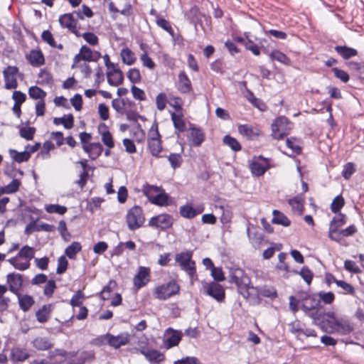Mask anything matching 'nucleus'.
<instances>
[{
  "label": "nucleus",
  "mask_w": 364,
  "mask_h": 364,
  "mask_svg": "<svg viewBox=\"0 0 364 364\" xmlns=\"http://www.w3.org/2000/svg\"><path fill=\"white\" fill-rule=\"evenodd\" d=\"M223 143L230 146L235 151L241 150V146L237 140L229 135H227L223 138Z\"/></svg>",
  "instance_id": "09e8293b"
},
{
  "label": "nucleus",
  "mask_w": 364,
  "mask_h": 364,
  "mask_svg": "<svg viewBox=\"0 0 364 364\" xmlns=\"http://www.w3.org/2000/svg\"><path fill=\"white\" fill-rule=\"evenodd\" d=\"M9 154L11 159L18 164L26 162L31 158L28 152L26 150L18 152L14 149H9Z\"/></svg>",
  "instance_id": "473e14b6"
},
{
  "label": "nucleus",
  "mask_w": 364,
  "mask_h": 364,
  "mask_svg": "<svg viewBox=\"0 0 364 364\" xmlns=\"http://www.w3.org/2000/svg\"><path fill=\"white\" fill-rule=\"evenodd\" d=\"M268 168L267 162L265 161L262 162L255 161L250 164L251 172L256 176H262Z\"/></svg>",
  "instance_id": "bb28decb"
},
{
  "label": "nucleus",
  "mask_w": 364,
  "mask_h": 364,
  "mask_svg": "<svg viewBox=\"0 0 364 364\" xmlns=\"http://www.w3.org/2000/svg\"><path fill=\"white\" fill-rule=\"evenodd\" d=\"M269 56L272 60H277L282 64L289 65L291 63L290 59L279 50H272Z\"/></svg>",
  "instance_id": "e433bc0d"
},
{
  "label": "nucleus",
  "mask_w": 364,
  "mask_h": 364,
  "mask_svg": "<svg viewBox=\"0 0 364 364\" xmlns=\"http://www.w3.org/2000/svg\"><path fill=\"white\" fill-rule=\"evenodd\" d=\"M30 355L26 348L14 347L11 350V360L14 363L23 362L29 358Z\"/></svg>",
  "instance_id": "5701e85b"
},
{
  "label": "nucleus",
  "mask_w": 364,
  "mask_h": 364,
  "mask_svg": "<svg viewBox=\"0 0 364 364\" xmlns=\"http://www.w3.org/2000/svg\"><path fill=\"white\" fill-rule=\"evenodd\" d=\"M82 250V245L78 242H73L65 250V255L71 259H74L76 257V255Z\"/></svg>",
  "instance_id": "f704fd0d"
},
{
  "label": "nucleus",
  "mask_w": 364,
  "mask_h": 364,
  "mask_svg": "<svg viewBox=\"0 0 364 364\" xmlns=\"http://www.w3.org/2000/svg\"><path fill=\"white\" fill-rule=\"evenodd\" d=\"M74 16L75 15L73 13L61 15L59 18V23L62 27L68 28L77 36H80V33L77 29V20Z\"/></svg>",
  "instance_id": "2eb2a0df"
},
{
  "label": "nucleus",
  "mask_w": 364,
  "mask_h": 364,
  "mask_svg": "<svg viewBox=\"0 0 364 364\" xmlns=\"http://www.w3.org/2000/svg\"><path fill=\"white\" fill-rule=\"evenodd\" d=\"M18 303L21 309L23 311H27L34 304V299L29 295H18Z\"/></svg>",
  "instance_id": "72a5a7b5"
},
{
  "label": "nucleus",
  "mask_w": 364,
  "mask_h": 364,
  "mask_svg": "<svg viewBox=\"0 0 364 364\" xmlns=\"http://www.w3.org/2000/svg\"><path fill=\"white\" fill-rule=\"evenodd\" d=\"M176 87L178 90L183 94H188L192 91L191 82L183 71L178 74V80Z\"/></svg>",
  "instance_id": "aec40b11"
},
{
  "label": "nucleus",
  "mask_w": 364,
  "mask_h": 364,
  "mask_svg": "<svg viewBox=\"0 0 364 364\" xmlns=\"http://www.w3.org/2000/svg\"><path fill=\"white\" fill-rule=\"evenodd\" d=\"M112 106L114 109L116 110L119 114L123 115L125 114V102L122 99H114L112 102Z\"/></svg>",
  "instance_id": "864d4df0"
},
{
  "label": "nucleus",
  "mask_w": 364,
  "mask_h": 364,
  "mask_svg": "<svg viewBox=\"0 0 364 364\" xmlns=\"http://www.w3.org/2000/svg\"><path fill=\"white\" fill-rule=\"evenodd\" d=\"M345 204L344 198L342 196H337L331 204V210L333 213H336L343 207Z\"/></svg>",
  "instance_id": "8fccbe9b"
},
{
  "label": "nucleus",
  "mask_w": 364,
  "mask_h": 364,
  "mask_svg": "<svg viewBox=\"0 0 364 364\" xmlns=\"http://www.w3.org/2000/svg\"><path fill=\"white\" fill-rule=\"evenodd\" d=\"M68 265V262L65 256H61L58 259V267L56 269V272L58 274H61L64 273Z\"/></svg>",
  "instance_id": "338daca9"
},
{
  "label": "nucleus",
  "mask_w": 364,
  "mask_h": 364,
  "mask_svg": "<svg viewBox=\"0 0 364 364\" xmlns=\"http://www.w3.org/2000/svg\"><path fill=\"white\" fill-rule=\"evenodd\" d=\"M36 129L34 127H22L19 130L20 136L26 140H31L33 138Z\"/></svg>",
  "instance_id": "13d9d810"
},
{
  "label": "nucleus",
  "mask_w": 364,
  "mask_h": 364,
  "mask_svg": "<svg viewBox=\"0 0 364 364\" xmlns=\"http://www.w3.org/2000/svg\"><path fill=\"white\" fill-rule=\"evenodd\" d=\"M121 57L123 63L128 65L134 64L136 61L134 53L128 48L122 50Z\"/></svg>",
  "instance_id": "ea45409f"
},
{
  "label": "nucleus",
  "mask_w": 364,
  "mask_h": 364,
  "mask_svg": "<svg viewBox=\"0 0 364 364\" xmlns=\"http://www.w3.org/2000/svg\"><path fill=\"white\" fill-rule=\"evenodd\" d=\"M171 119L173 121V125L176 129L179 132H182L185 130L186 124L183 122L182 116L180 114H176V113L171 114Z\"/></svg>",
  "instance_id": "49530a36"
},
{
  "label": "nucleus",
  "mask_w": 364,
  "mask_h": 364,
  "mask_svg": "<svg viewBox=\"0 0 364 364\" xmlns=\"http://www.w3.org/2000/svg\"><path fill=\"white\" fill-rule=\"evenodd\" d=\"M112 70L107 74V81L110 85L118 86L122 83L124 75L122 72L115 67L114 64H111Z\"/></svg>",
  "instance_id": "412c9836"
},
{
  "label": "nucleus",
  "mask_w": 364,
  "mask_h": 364,
  "mask_svg": "<svg viewBox=\"0 0 364 364\" xmlns=\"http://www.w3.org/2000/svg\"><path fill=\"white\" fill-rule=\"evenodd\" d=\"M325 316L323 323L326 325L328 333L348 335L353 331V327L349 321L343 318L336 317L335 313L328 312L325 314Z\"/></svg>",
  "instance_id": "f03ea898"
},
{
  "label": "nucleus",
  "mask_w": 364,
  "mask_h": 364,
  "mask_svg": "<svg viewBox=\"0 0 364 364\" xmlns=\"http://www.w3.org/2000/svg\"><path fill=\"white\" fill-rule=\"evenodd\" d=\"M141 62L143 65V66L150 69L153 70L156 67L155 63L153 61V60L148 55L146 52H144L141 54L140 56Z\"/></svg>",
  "instance_id": "052dcab7"
},
{
  "label": "nucleus",
  "mask_w": 364,
  "mask_h": 364,
  "mask_svg": "<svg viewBox=\"0 0 364 364\" xmlns=\"http://www.w3.org/2000/svg\"><path fill=\"white\" fill-rule=\"evenodd\" d=\"M260 296L274 298L277 296V291L274 288L263 287L262 289L258 288V294L252 295L251 299H259Z\"/></svg>",
  "instance_id": "79ce46f5"
},
{
  "label": "nucleus",
  "mask_w": 364,
  "mask_h": 364,
  "mask_svg": "<svg viewBox=\"0 0 364 364\" xmlns=\"http://www.w3.org/2000/svg\"><path fill=\"white\" fill-rule=\"evenodd\" d=\"M144 193L153 204L159 206H166L168 205V196L157 186H145L144 188Z\"/></svg>",
  "instance_id": "0eeeda50"
},
{
  "label": "nucleus",
  "mask_w": 364,
  "mask_h": 364,
  "mask_svg": "<svg viewBox=\"0 0 364 364\" xmlns=\"http://www.w3.org/2000/svg\"><path fill=\"white\" fill-rule=\"evenodd\" d=\"M181 215L186 218H193L196 216V208L190 205H186L180 208Z\"/></svg>",
  "instance_id": "37998d69"
},
{
  "label": "nucleus",
  "mask_w": 364,
  "mask_h": 364,
  "mask_svg": "<svg viewBox=\"0 0 364 364\" xmlns=\"http://www.w3.org/2000/svg\"><path fill=\"white\" fill-rule=\"evenodd\" d=\"M317 296L320 302L322 301L325 304H331L335 300V295L331 291H320Z\"/></svg>",
  "instance_id": "a18cd8bd"
},
{
  "label": "nucleus",
  "mask_w": 364,
  "mask_h": 364,
  "mask_svg": "<svg viewBox=\"0 0 364 364\" xmlns=\"http://www.w3.org/2000/svg\"><path fill=\"white\" fill-rule=\"evenodd\" d=\"M344 268L352 273L358 274L361 272L359 267L352 260L347 259L344 262Z\"/></svg>",
  "instance_id": "774afa93"
},
{
  "label": "nucleus",
  "mask_w": 364,
  "mask_h": 364,
  "mask_svg": "<svg viewBox=\"0 0 364 364\" xmlns=\"http://www.w3.org/2000/svg\"><path fill=\"white\" fill-rule=\"evenodd\" d=\"M6 277L9 290L14 294H17L23 284L22 275L13 272L9 274Z\"/></svg>",
  "instance_id": "6ab92c4d"
},
{
  "label": "nucleus",
  "mask_w": 364,
  "mask_h": 364,
  "mask_svg": "<svg viewBox=\"0 0 364 364\" xmlns=\"http://www.w3.org/2000/svg\"><path fill=\"white\" fill-rule=\"evenodd\" d=\"M118 5L122 7L120 13L125 16L132 14V5L129 0H118Z\"/></svg>",
  "instance_id": "4d7b16f0"
},
{
  "label": "nucleus",
  "mask_w": 364,
  "mask_h": 364,
  "mask_svg": "<svg viewBox=\"0 0 364 364\" xmlns=\"http://www.w3.org/2000/svg\"><path fill=\"white\" fill-rule=\"evenodd\" d=\"M33 346L40 350H45L51 347V343L46 338L37 337L33 341Z\"/></svg>",
  "instance_id": "a19ab883"
},
{
  "label": "nucleus",
  "mask_w": 364,
  "mask_h": 364,
  "mask_svg": "<svg viewBox=\"0 0 364 364\" xmlns=\"http://www.w3.org/2000/svg\"><path fill=\"white\" fill-rule=\"evenodd\" d=\"M29 97L33 100H44L46 92L37 86H32L28 89Z\"/></svg>",
  "instance_id": "58836bf2"
},
{
  "label": "nucleus",
  "mask_w": 364,
  "mask_h": 364,
  "mask_svg": "<svg viewBox=\"0 0 364 364\" xmlns=\"http://www.w3.org/2000/svg\"><path fill=\"white\" fill-rule=\"evenodd\" d=\"M301 299V309L307 313L311 310L318 309L320 306V299L316 294H311Z\"/></svg>",
  "instance_id": "f3484780"
},
{
  "label": "nucleus",
  "mask_w": 364,
  "mask_h": 364,
  "mask_svg": "<svg viewBox=\"0 0 364 364\" xmlns=\"http://www.w3.org/2000/svg\"><path fill=\"white\" fill-rule=\"evenodd\" d=\"M292 124L285 117L277 118L272 124V136L276 139H282L289 134Z\"/></svg>",
  "instance_id": "6e6552de"
},
{
  "label": "nucleus",
  "mask_w": 364,
  "mask_h": 364,
  "mask_svg": "<svg viewBox=\"0 0 364 364\" xmlns=\"http://www.w3.org/2000/svg\"><path fill=\"white\" fill-rule=\"evenodd\" d=\"M141 354L145 356V358L150 363H159L165 359L164 355L157 350L149 349L147 347L141 346L139 349Z\"/></svg>",
  "instance_id": "dca6fc26"
},
{
  "label": "nucleus",
  "mask_w": 364,
  "mask_h": 364,
  "mask_svg": "<svg viewBox=\"0 0 364 364\" xmlns=\"http://www.w3.org/2000/svg\"><path fill=\"white\" fill-rule=\"evenodd\" d=\"M272 214L273 218L272 220V222L274 224L281 225L284 227H288L290 225V220L284 213H281L277 210H274Z\"/></svg>",
  "instance_id": "2f4dec72"
},
{
  "label": "nucleus",
  "mask_w": 364,
  "mask_h": 364,
  "mask_svg": "<svg viewBox=\"0 0 364 364\" xmlns=\"http://www.w3.org/2000/svg\"><path fill=\"white\" fill-rule=\"evenodd\" d=\"M335 49L337 53L345 59H348L351 57L355 56L358 54V52L355 49L346 46H336Z\"/></svg>",
  "instance_id": "4c0bfd02"
},
{
  "label": "nucleus",
  "mask_w": 364,
  "mask_h": 364,
  "mask_svg": "<svg viewBox=\"0 0 364 364\" xmlns=\"http://www.w3.org/2000/svg\"><path fill=\"white\" fill-rule=\"evenodd\" d=\"M188 139L193 146H199L204 141V134L200 129L191 128L189 130Z\"/></svg>",
  "instance_id": "393cba45"
},
{
  "label": "nucleus",
  "mask_w": 364,
  "mask_h": 364,
  "mask_svg": "<svg viewBox=\"0 0 364 364\" xmlns=\"http://www.w3.org/2000/svg\"><path fill=\"white\" fill-rule=\"evenodd\" d=\"M55 282L53 279L46 282V284L44 287L43 294L47 297H51L56 289Z\"/></svg>",
  "instance_id": "0e129e2a"
},
{
  "label": "nucleus",
  "mask_w": 364,
  "mask_h": 364,
  "mask_svg": "<svg viewBox=\"0 0 364 364\" xmlns=\"http://www.w3.org/2000/svg\"><path fill=\"white\" fill-rule=\"evenodd\" d=\"M179 291L180 286L174 280H171L168 283L156 287L153 290V296L159 300H166L178 294Z\"/></svg>",
  "instance_id": "39448f33"
},
{
  "label": "nucleus",
  "mask_w": 364,
  "mask_h": 364,
  "mask_svg": "<svg viewBox=\"0 0 364 364\" xmlns=\"http://www.w3.org/2000/svg\"><path fill=\"white\" fill-rule=\"evenodd\" d=\"M150 281V269L146 267H139L138 272L133 279L134 287L139 289Z\"/></svg>",
  "instance_id": "4468645a"
},
{
  "label": "nucleus",
  "mask_w": 364,
  "mask_h": 364,
  "mask_svg": "<svg viewBox=\"0 0 364 364\" xmlns=\"http://www.w3.org/2000/svg\"><path fill=\"white\" fill-rule=\"evenodd\" d=\"M108 344L114 348H119L129 342V336L127 333H122L117 336H113L108 333Z\"/></svg>",
  "instance_id": "a211bd4d"
},
{
  "label": "nucleus",
  "mask_w": 364,
  "mask_h": 364,
  "mask_svg": "<svg viewBox=\"0 0 364 364\" xmlns=\"http://www.w3.org/2000/svg\"><path fill=\"white\" fill-rule=\"evenodd\" d=\"M18 68L16 66H8L3 72L5 87L7 90L15 89L18 86L16 75Z\"/></svg>",
  "instance_id": "ddd939ff"
},
{
  "label": "nucleus",
  "mask_w": 364,
  "mask_h": 364,
  "mask_svg": "<svg viewBox=\"0 0 364 364\" xmlns=\"http://www.w3.org/2000/svg\"><path fill=\"white\" fill-rule=\"evenodd\" d=\"M84 40L91 46H96L99 43L98 37L92 32H85L83 33H80Z\"/></svg>",
  "instance_id": "6e6d98bb"
},
{
  "label": "nucleus",
  "mask_w": 364,
  "mask_h": 364,
  "mask_svg": "<svg viewBox=\"0 0 364 364\" xmlns=\"http://www.w3.org/2000/svg\"><path fill=\"white\" fill-rule=\"evenodd\" d=\"M288 202L289 204L291 205L293 211L297 212L299 214H301L303 213L304 199L301 196H296L293 198L289 199Z\"/></svg>",
  "instance_id": "c9c22d12"
},
{
  "label": "nucleus",
  "mask_w": 364,
  "mask_h": 364,
  "mask_svg": "<svg viewBox=\"0 0 364 364\" xmlns=\"http://www.w3.org/2000/svg\"><path fill=\"white\" fill-rule=\"evenodd\" d=\"M28 60L33 66H39L44 63V57L41 50H31L28 56Z\"/></svg>",
  "instance_id": "7c9ffc66"
},
{
  "label": "nucleus",
  "mask_w": 364,
  "mask_h": 364,
  "mask_svg": "<svg viewBox=\"0 0 364 364\" xmlns=\"http://www.w3.org/2000/svg\"><path fill=\"white\" fill-rule=\"evenodd\" d=\"M85 295L81 291H77L71 298L70 304L72 306H80L82 304Z\"/></svg>",
  "instance_id": "bf43d9fd"
},
{
  "label": "nucleus",
  "mask_w": 364,
  "mask_h": 364,
  "mask_svg": "<svg viewBox=\"0 0 364 364\" xmlns=\"http://www.w3.org/2000/svg\"><path fill=\"white\" fill-rule=\"evenodd\" d=\"M156 23L159 27L168 32L172 37L174 36V31L170 23L167 20L161 17H157Z\"/></svg>",
  "instance_id": "c03bdc74"
},
{
  "label": "nucleus",
  "mask_w": 364,
  "mask_h": 364,
  "mask_svg": "<svg viewBox=\"0 0 364 364\" xmlns=\"http://www.w3.org/2000/svg\"><path fill=\"white\" fill-rule=\"evenodd\" d=\"M98 132L102 136V141L108 148H113L114 143L112 136L109 132L107 125L105 123H100L98 126Z\"/></svg>",
  "instance_id": "4be33fe9"
},
{
  "label": "nucleus",
  "mask_w": 364,
  "mask_h": 364,
  "mask_svg": "<svg viewBox=\"0 0 364 364\" xmlns=\"http://www.w3.org/2000/svg\"><path fill=\"white\" fill-rule=\"evenodd\" d=\"M160 137L157 126L155 128L152 126L149 132L148 146L150 152L154 156H158L162 150Z\"/></svg>",
  "instance_id": "9d476101"
},
{
  "label": "nucleus",
  "mask_w": 364,
  "mask_h": 364,
  "mask_svg": "<svg viewBox=\"0 0 364 364\" xmlns=\"http://www.w3.org/2000/svg\"><path fill=\"white\" fill-rule=\"evenodd\" d=\"M328 237L331 240L336 242H339L343 238L342 230H338V228L333 225H329Z\"/></svg>",
  "instance_id": "de8ad7c7"
},
{
  "label": "nucleus",
  "mask_w": 364,
  "mask_h": 364,
  "mask_svg": "<svg viewBox=\"0 0 364 364\" xmlns=\"http://www.w3.org/2000/svg\"><path fill=\"white\" fill-rule=\"evenodd\" d=\"M299 274L308 284L311 283L314 274L309 267H303Z\"/></svg>",
  "instance_id": "680f3d73"
},
{
  "label": "nucleus",
  "mask_w": 364,
  "mask_h": 364,
  "mask_svg": "<svg viewBox=\"0 0 364 364\" xmlns=\"http://www.w3.org/2000/svg\"><path fill=\"white\" fill-rule=\"evenodd\" d=\"M238 131L240 134L248 139H253L259 135V130L257 128L247 124L239 126Z\"/></svg>",
  "instance_id": "c85d7f7f"
},
{
  "label": "nucleus",
  "mask_w": 364,
  "mask_h": 364,
  "mask_svg": "<svg viewBox=\"0 0 364 364\" xmlns=\"http://www.w3.org/2000/svg\"><path fill=\"white\" fill-rule=\"evenodd\" d=\"M127 77L132 83H137L141 80L140 71L137 68H132L127 73Z\"/></svg>",
  "instance_id": "69168bd1"
},
{
  "label": "nucleus",
  "mask_w": 364,
  "mask_h": 364,
  "mask_svg": "<svg viewBox=\"0 0 364 364\" xmlns=\"http://www.w3.org/2000/svg\"><path fill=\"white\" fill-rule=\"evenodd\" d=\"M53 309L51 304L43 305L36 314L37 321L40 323L46 322L50 318Z\"/></svg>",
  "instance_id": "a878e982"
},
{
  "label": "nucleus",
  "mask_w": 364,
  "mask_h": 364,
  "mask_svg": "<svg viewBox=\"0 0 364 364\" xmlns=\"http://www.w3.org/2000/svg\"><path fill=\"white\" fill-rule=\"evenodd\" d=\"M229 282L236 285L238 292L246 299H250L252 295L258 294V287L251 285L250 278L241 269L231 270Z\"/></svg>",
  "instance_id": "f257e3e1"
},
{
  "label": "nucleus",
  "mask_w": 364,
  "mask_h": 364,
  "mask_svg": "<svg viewBox=\"0 0 364 364\" xmlns=\"http://www.w3.org/2000/svg\"><path fill=\"white\" fill-rule=\"evenodd\" d=\"M101 57L100 53L94 51L87 46H82L80 48V52L73 58V63L71 66L73 69L77 65V63L80 61H97Z\"/></svg>",
  "instance_id": "1a4fd4ad"
},
{
  "label": "nucleus",
  "mask_w": 364,
  "mask_h": 364,
  "mask_svg": "<svg viewBox=\"0 0 364 364\" xmlns=\"http://www.w3.org/2000/svg\"><path fill=\"white\" fill-rule=\"evenodd\" d=\"M78 18L82 19L84 16L90 18L92 16L93 13L92 10L87 6L82 5V9L73 12Z\"/></svg>",
  "instance_id": "e2e57ef3"
},
{
  "label": "nucleus",
  "mask_w": 364,
  "mask_h": 364,
  "mask_svg": "<svg viewBox=\"0 0 364 364\" xmlns=\"http://www.w3.org/2000/svg\"><path fill=\"white\" fill-rule=\"evenodd\" d=\"M145 217L142 208L135 205L130 208L126 215V223L129 230L134 231L143 226Z\"/></svg>",
  "instance_id": "423d86ee"
},
{
  "label": "nucleus",
  "mask_w": 364,
  "mask_h": 364,
  "mask_svg": "<svg viewBox=\"0 0 364 364\" xmlns=\"http://www.w3.org/2000/svg\"><path fill=\"white\" fill-rule=\"evenodd\" d=\"M168 334H171V336L167 337L165 341L166 348L177 346L181 340L182 336L181 331H173L172 328H168L166 330V335L168 336Z\"/></svg>",
  "instance_id": "b1692460"
},
{
  "label": "nucleus",
  "mask_w": 364,
  "mask_h": 364,
  "mask_svg": "<svg viewBox=\"0 0 364 364\" xmlns=\"http://www.w3.org/2000/svg\"><path fill=\"white\" fill-rule=\"evenodd\" d=\"M168 160L170 162L171 167L175 169L181 166L183 159L180 154H171L168 156Z\"/></svg>",
  "instance_id": "5fc2aeb1"
},
{
  "label": "nucleus",
  "mask_w": 364,
  "mask_h": 364,
  "mask_svg": "<svg viewBox=\"0 0 364 364\" xmlns=\"http://www.w3.org/2000/svg\"><path fill=\"white\" fill-rule=\"evenodd\" d=\"M83 150L89 154L92 159H97L102 152V146L99 143H92L86 146Z\"/></svg>",
  "instance_id": "cd10ccee"
},
{
  "label": "nucleus",
  "mask_w": 364,
  "mask_h": 364,
  "mask_svg": "<svg viewBox=\"0 0 364 364\" xmlns=\"http://www.w3.org/2000/svg\"><path fill=\"white\" fill-rule=\"evenodd\" d=\"M173 223V218L168 214H161L155 217H152L149 221V225L155 228H160L161 230H166L169 228Z\"/></svg>",
  "instance_id": "f8f14e48"
},
{
  "label": "nucleus",
  "mask_w": 364,
  "mask_h": 364,
  "mask_svg": "<svg viewBox=\"0 0 364 364\" xmlns=\"http://www.w3.org/2000/svg\"><path fill=\"white\" fill-rule=\"evenodd\" d=\"M45 209L48 213H58L60 215H63L67 211V208L65 206L60 205L58 204L48 205L46 206Z\"/></svg>",
  "instance_id": "3c124183"
},
{
  "label": "nucleus",
  "mask_w": 364,
  "mask_h": 364,
  "mask_svg": "<svg viewBox=\"0 0 364 364\" xmlns=\"http://www.w3.org/2000/svg\"><path fill=\"white\" fill-rule=\"evenodd\" d=\"M203 289L207 295L213 297L216 301H223L224 300L225 293L223 287L220 284L213 282L205 283L203 285Z\"/></svg>",
  "instance_id": "9b49d317"
},
{
  "label": "nucleus",
  "mask_w": 364,
  "mask_h": 364,
  "mask_svg": "<svg viewBox=\"0 0 364 364\" xmlns=\"http://www.w3.org/2000/svg\"><path fill=\"white\" fill-rule=\"evenodd\" d=\"M53 123L55 125L63 124L65 129H70L74 125V117L71 114L64 115L62 117H55Z\"/></svg>",
  "instance_id": "c756f323"
},
{
  "label": "nucleus",
  "mask_w": 364,
  "mask_h": 364,
  "mask_svg": "<svg viewBox=\"0 0 364 364\" xmlns=\"http://www.w3.org/2000/svg\"><path fill=\"white\" fill-rule=\"evenodd\" d=\"M34 248L25 245L23 246L16 257L9 259L7 261L16 269L24 271L28 269L30 266V260L34 257Z\"/></svg>",
  "instance_id": "20e7f679"
},
{
  "label": "nucleus",
  "mask_w": 364,
  "mask_h": 364,
  "mask_svg": "<svg viewBox=\"0 0 364 364\" xmlns=\"http://www.w3.org/2000/svg\"><path fill=\"white\" fill-rule=\"evenodd\" d=\"M192 251L182 252L176 255L175 261L181 269L187 273L191 284H193L194 282L198 280V275L196 274V262L192 259Z\"/></svg>",
  "instance_id": "7ed1b4c3"
},
{
  "label": "nucleus",
  "mask_w": 364,
  "mask_h": 364,
  "mask_svg": "<svg viewBox=\"0 0 364 364\" xmlns=\"http://www.w3.org/2000/svg\"><path fill=\"white\" fill-rule=\"evenodd\" d=\"M336 284L343 289V293L345 294H355V289L354 287L349 283L340 280L339 282H336Z\"/></svg>",
  "instance_id": "603ef678"
}]
</instances>
